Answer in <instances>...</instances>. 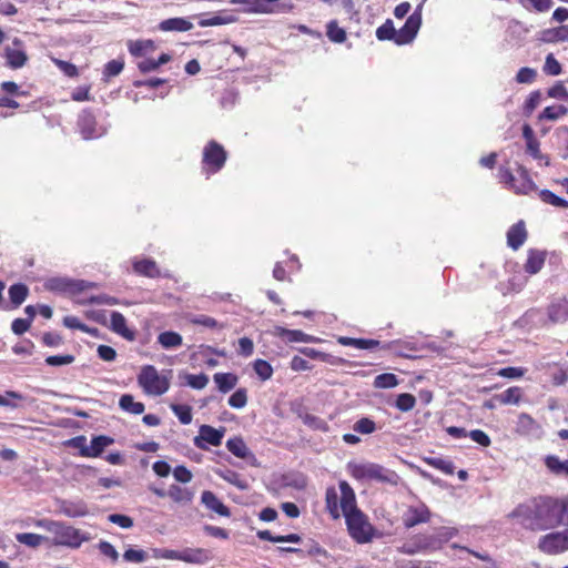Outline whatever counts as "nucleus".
<instances>
[{"label":"nucleus","mask_w":568,"mask_h":568,"mask_svg":"<svg viewBox=\"0 0 568 568\" xmlns=\"http://www.w3.org/2000/svg\"><path fill=\"white\" fill-rule=\"evenodd\" d=\"M564 509L559 500L540 497L518 505L508 517L517 518L525 529L538 531L561 525Z\"/></svg>","instance_id":"1"},{"label":"nucleus","mask_w":568,"mask_h":568,"mask_svg":"<svg viewBox=\"0 0 568 568\" xmlns=\"http://www.w3.org/2000/svg\"><path fill=\"white\" fill-rule=\"evenodd\" d=\"M341 509L345 517L351 537L358 544H367L373 540L375 529L366 515L356 506V497L353 488L345 480L339 483Z\"/></svg>","instance_id":"2"},{"label":"nucleus","mask_w":568,"mask_h":568,"mask_svg":"<svg viewBox=\"0 0 568 568\" xmlns=\"http://www.w3.org/2000/svg\"><path fill=\"white\" fill-rule=\"evenodd\" d=\"M36 526L53 535L51 544L54 546H65L77 549L83 541L90 539V537L82 534L81 530L61 521L40 519L36 523Z\"/></svg>","instance_id":"3"},{"label":"nucleus","mask_w":568,"mask_h":568,"mask_svg":"<svg viewBox=\"0 0 568 568\" xmlns=\"http://www.w3.org/2000/svg\"><path fill=\"white\" fill-rule=\"evenodd\" d=\"M351 474L359 480H376L378 483L397 486L400 477L396 471L375 463H362L351 466Z\"/></svg>","instance_id":"4"},{"label":"nucleus","mask_w":568,"mask_h":568,"mask_svg":"<svg viewBox=\"0 0 568 568\" xmlns=\"http://www.w3.org/2000/svg\"><path fill=\"white\" fill-rule=\"evenodd\" d=\"M499 180L518 195H528L537 190V185L531 180L527 169L520 164L517 165L516 174L509 169L500 168Z\"/></svg>","instance_id":"5"},{"label":"nucleus","mask_w":568,"mask_h":568,"mask_svg":"<svg viewBox=\"0 0 568 568\" xmlns=\"http://www.w3.org/2000/svg\"><path fill=\"white\" fill-rule=\"evenodd\" d=\"M138 382L146 394L153 396L166 393L170 387V379L165 375L160 374L152 365H146L142 368Z\"/></svg>","instance_id":"6"},{"label":"nucleus","mask_w":568,"mask_h":568,"mask_svg":"<svg viewBox=\"0 0 568 568\" xmlns=\"http://www.w3.org/2000/svg\"><path fill=\"white\" fill-rule=\"evenodd\" d=\"M94 284L83 280H69L65 277H52L47 281L45 288L61 293H79L93 287Z\"/></svg>","instance_id":"7"},{"label":"nucleus","mask_w":568,"mask_h":568,"mask_svg":"<svg viewBox=\"0 0 568 568\" xmlns=\"http://www.w3.org/2000/svg\"><path fill=\"white\" fill-rule=\"evenodd\" d=\"M538 548L549 555L566 551L568 549V529L542 536L539 540Z\"/></svg>","instance_id":"8"},{"label":"nucleus","mask_w":568,"mask_h":568,"mask_svg":"<svg viewBox=\"0 0 568 568\" xmlns=\"http://www.w3.org/2000/svg\"><path fill=\"white\" fill-rule=\"evenodd\" d=\"M224 433V427L216 429L210 425H202L199 429V435L194 437L193 443L197 448L206 450L209 448L207 445H221Z\"/></svg>","instance_id":"9"},{"label":"nucleus","mask_w":568,"mask_h":568,"mask_svg":"<svg viewBox=\"0 0 568 568\" xmlns=\"http://www.w3.org/2000/svg\"><path fill=\"white\" fill-rule=\"evenodd\" d=\"M226 161V152L221 144L215 141L209 142L203 151V163L212 172L221 170Z\"/></svg>","instance_id":"10"},{"label":"nucleus","mask_w":568,"mask_h":568,"mask_svg":"<svg viewBox=\"0 0 568 568\" xmlns=\"http://www.w3.org/2000/svg\"><path fill=\"white\" fill-rule=\"evenodd\" d=\"M422 6L419 4L416 11L408 17L403 28L399 29L395 38L397 44L409 43L417 34L422 24Z\"/></svg>","instance_id":"11"},{"label":"nucleus","mask_w":568,"mask_h":568,"mask_svg":"<svg viewBox=\"0 0 568 568\" xmlns=\"http://www.w3.org/2000/svg\"><path fill=\"white\" fill-rule=\"evenodd\" d=\"M430 511L425 504L409 506L403 515V524L406 528H413L419 524L428 523Z\"/></svg>","instance_id":"12"},{"label":"nucleus","mask_w":568,"mask_h":568,"mask_svg":"<svg viewBox=\"0 0 568 568\" xmlns=\"http://www.w3.org/2000/svg\"><path fill=\"white\" fill-rule=\"evenodd\" d=\"M113 443L114 439L112 437L105 435L94 436L91 439L90 445H84L80 448V455L91 458L99 457L103 450Z\"/></svg>","instance_id":"13"},{"label":"nucleus","mask_w":568,"mask_h":568,"mask_svg":"<svg viewBox=\"0 0 568 568\" xmlns=\"http://www.w3.org/2000/svg\"><path fill=\"white\" fill-rule=\"evenodd\" d=\"M212 559V552L209 549L204 548H185L181 551L178 550V560L195 564V565H204Z\"/></svg>","instance_id":"14"},{"label":"nucleus","mask_w":568,"mask_h":568,"mask_svg":"<svg viewBox=\"0 0 568 568\" xmlns=\"http://www.w3.org/2000/svg\"><path fill=\"white\" fill-rule=\"evenodd\" d=\"M59 510L70 518L84 517L89 514L88 506L82 500H62L60 501Z\"/></svg>","instance_id":"15"},{"label":"nucleus","mask_w":568,"mask_h":568,"mask_svg":"<svg viewBox=\"0 0 568 568\" xmlns=\"http://www.w3.org/2000/svg\"><path fill=\"white\" fill-rule=\"evenodd\" d=\"M13 45L16 48L6 49V59L10 68L19 69L26 64L28 57L21 49V41L19 39H14Z\"/></svg>","instance_id":"16"},{"label":"nucleus","mask_w":568,"mask_h":568,"mask_svg":"<svg viewBox=\"0 0 568 568\" xmlns=\"http://www.w3.org/2000/svg\"><path fill=\"white\" fill-rule=\"evenodd\" d=\"M540 432V425L528 414L521 413L516 423V433L521 436H535Z\"/></svg>","instance_id":"17"},{"label":"nucleus","mask_w":568,"mask_h":568,"mask_svg":"<svg viewBox=\"0 0 568 568\" xmlns=\"http://www.w3.org/2000/svg\"><path fill=\"white\" fill-rule=\"evenodd\" d=\"M202 504L211 511L216 513L223 517H230V509L216 497V495L210 490H205L201 495Z\"/></svg>","instance_id":"18"},{"label":"nucleus","mask_w":568,"mask_h":568,"mask_svg":"<svg viewBox=\"0 0 568 568\" xmlns=\"http://www.w3.org/2000/svg\"><path fill=\"white\" fill-rule=\"evenodd\" d=\"M527 239V231L523 221L514 224L507 232V244L513 250H518Z\"/></svg>","instance_id":"19"},{"label":"nucleus","mask_w":568,"mask_h":568,"mask_svg":"<svg viewBox=\"0 0 568 568\" xmlns=\"http://www.w3.org/2000/svg\"><path fill=\"white\" fill-rule=\"evenodd\" d=\"M214 473L240 490H247L250 488L247 480L232 469L217 468L214 470Z\"/></svg>","instance_id":"20"},{"label":"nucleus","mask_w":568,"mask_h":568,"mask_svg":"<svg viewBox=\"0 0 568 568\" xmlns=\"http://www.w3.org/2000/svg\"><path fill=\"white\" fill-rule=\"evenodd\" d=\"M548 316L552 323H562L568 321V300H558L548 308Z\"/></svg>","instance_id":"21"},{"label":"nucleus","mask_w":568,"mask_h":568,"mask_svg":"<svg viewBox=\"0 0 568 568\" xmlns=\"http://www.w3.org/2000/svg\"><path fill=\"white\" fill-rule=\"evenodd\" d=\"M193 28V23L185 18H170L159 24V29L164 32L178 31L185 32Z\"/></svg>","instance_id":"22"},{"label":"nucleus","mask_w":568,"mask_h":568,"mask_svg":"<svg viewBox=\"0 0 568 568\" xmlns=\"http://www.w3.org/2000/svg\"><path fill=\"white\" fill-rule=\"evenodd\" d=\"M546 253L542 251L530 250L528 252V258L524 266L525 271L529 274H537L545 264Z\"/></svg>","instance_id":"23"},{"label":"nucleus","mask_w":568,"mask_h":568,"mask_svg":"<svg viewBox=\"0 0 568 568\" xmlns=\"http://www.w3.org/2000/svg\"><path fill=\"white\" fill-rule=\"evenodd\" d=\"M325 503L326 509L333 519H338L341 517V496L334 487H329L326 489L325 494Z\"/></svg>","instance_id":"24"},{"label":"nucleus","mask_w":568,"mask_h":568,"mask_svg":"<svg viewBox=\"0 0 568 568\" xmlns=\"http://www.w3.org/2000/svg\"><path fill=\"white\" fill-rule=\"evenodd\" d=\"M111 329L129 341L134 338V333L126 327L125 317L119 312L111 313Z\"/></svg>","instance_id":"25"},{"label":"nucleus","mask_w":568,"mask_h":568,"mask_svg":"<svg viewBox=\"0 0 568 568\" xmlns=\"http://www.w3.org/2000/svg\"><path fill=\"white\" fill-rule=\"evenodd\" d=\"M540 40L544 42H568V26L546 29L541 32Z\"/></svg>","instance_id":"26"},{"label":"nucleus","mask_w":568,"mask_h":568,"mask_svg":"<svg viewBox=\"0 0 568 568\" xmlns=\"http://www.w3.org/2000/svg\"><path fill=\"white\" fill-rule=\"evenodd\" d=\"M213 379L219 390L224 394L232 390L239 381L237 376L232 373H215Z\"/></svg>","instance_id":"27"},{"label":"nucleus","mask_w":568,"mask_h":568,"mask_svg":"<svg viewBox=\"0 0 568 568\" xmlns=\"http://www.w3.org/2000/svg\"><path fill=\"white\" fill-rule=\"evenodd\" d=\"M133 268L136 273L148 277H158L161 275L156 263L149 258L134 262Z\"/></svg>","instance_id":"28"},{"label":"nucleus","mask_w":568,"mask_h":568,"mask_svg":"<svg viewBox=\"0 0 568 568\" xmlns=\"http://www.w3.org/2000/svg\"><path fill=\"white\" fill-rule=\"evenodd\" d=\"M79 128L84 139H93L98 136L94 133L95 120L90 112H83L79 118Z\"/></svg>","instance_id":"29"},{"label":"nucleus","mask_w":568,"mask_h":568,"mask_svg":"<svg viewBox=\"0 0 568 568\" xmlns=\"http://www.w3.org/2000/svg\"><path fill=\"white\" fill-rule=\"evenodd\" d=\"M119 406L122 410L133 415H140L145 409L144 404L135 402L134 397L130 394H124L120 397Z\"/></svg>","instance_id":"30"},{"label":"nucleus","mask_w":568,"mask_h":568,"mask_svg":"<svg viewBox=\"0 0 568 568\" xmlns=\"http://www.w3.org/2000/svg\"><path fill=\"white\" fill-rule=\"evenodd\" d=\"M523 396V390L520 387L513 386L506 389L505 392L497 394L495 399L498 400L503 405H517L519 404Z\"/></svg>","instance_id":"31"},{"label":"nucleus","mask_w":568,"mask_h":568,"mask_svg":"<svg viewBox=\"0 0 568 568\" xmlns=\"http://www.w3.org/2000/svg\"><path fill=\"white\" fill-rule=\"evenodd\" d=\"M337 342L343 346H354L358 349H372L379 345V342L376 339H365V338H353L341 336Z\"/></svg>","instance_id":"32"},{"label":"nucleus","mask_w":568,"mask_h":568,"mask_svg":"<svg viewBox=\"0 0 568 568\" xmlns=\"http://www.w3.org/2000/svg\"><path fill=\"white\" fill-rule=\"evenodd\" d=\"M547 468L557 476L568 477V460H560L555 455H549L545 458Z\"/></svg>","instance_id":"33"},{"label":"nucleus","mask_w":568,"mask_h":568,"mask_svg":"<svg viewBox=\"0 0 568 568\" xmlns=\"http://www.w3.org/2000/svg\"><path fill=\"white\" fill-rule=\"evenodd\" d=\"M158 342L165 349L176 348L182 345V336L172 331H166L158 336Z\"/></svg>","instance_id":"34"},{"label":"nucleus","mask_w":568,"mask_h":568,"mask_svg":"<svg viewBox=\"0 0 568 568\" xmlns=\"http://www.w3.org/2000/svg\"><path fill=\"white\" fill-rule=\"evenodd\" d=\"M129 52L134 57H142L148 51L154 50V42L152 40H130L128 42Z\"/></svg>","instance_id":"35"},{"label":"nucleus","mask_w":568,"mask_h":568,"mask_svg":"<svg viewBox=\"0 0 568 568\" xmlns=\"http://www.w3.org/2000/svg\"><path fill=\"white\" fill-rule=\"evenodd\" d=\"M16 540L19 544L26 545L30 548H37L43 542L48 541V538L33 532H20L16 535Z\"/></svg>","instance_id":"36"},{"label":"nucleus","mask_w":568,"mask_h":568,"mask_svg":"<svg viewBox=\"0 0 568 568\" xmlns=\"http://www.w3.org/2000/svg\"><path fill=\"white\" fill-rule=\"evenodd\" d=\"M226 447L239 458H246L250 455V449L241 437L230 438L226 442Z\"/></svg>","instance_id":"37"},{"label":"nucleus","mask_w":568,"mask_h":568,"mask_svg":"<svg viewBox=\"0 0 568 568\" xmlns=\"http://www.w3.org/2000/svg\"><path fill=\"white\" fill-rule=\"evenodd\" d=\"M28 293L29 290L24 284L18 283L11 285L9 288V297L11 303L16 307L20 306L26 301Z\"/></svg>","instance_id":"38"},{"label":"nucleus","mask_w":568,"mask_h":568,"mask_svg":"<svg viewBox=\"0 0 568 568\" xmlns=\"http://www.w3.org/2000/svg\"><path fill=\"white\" fill-rule=\"evenodd\" d=\"M168 496L175 503H189L193 498V494L190 490L178 485H171L169 487Z\"/></svg>","instance_id":"39"},{"label":"nucleus","mask_w":568,"mask_h":568,"mask_svg":"<svg viewBox=\"0 0 568 568\" xmlns=\"http://www.w3.org/2000/svg\"><path fill=\"white\" fill-rule=\"evenodd\" d=\"M171 409L183 425L192 422V408L189 405L172 404Z\"/></svg>","instance_id":"40"},{"label":"nucleus","mask_w":568,"mask_h":568,"mask_svg":"<svg viewBox=\"0 0 568 568\" xmlns=\"http://www.w3.org/2000/svg\"><path fill=\"white\" fill-rule=\"evenodd\" d=\"M328 39L335 43H343L346 40V32L343 28H339L336 21H329L327 23Z\"/></svg>","instance_id":"41"},{"label":"nucleus","mask_w":568,"mask_h":568,"mask_svg":"<svg viewBox=\"0 0 568 568\" xmlns=\"http://www.w3.org/2000/svg\"><path fill=\"white\" fill-rule=\"evenodd\" d=\"M398 385V379L395 374L383 373L375 377L374 386L376 388H393Z\"/></svg>","instance_id":"42"},{"label":"nucleus","mask_w":568,"mask_h":568,"mask_svg":"<svg viewBox=\"0 0 568 568\" xmlns=\"http://www.w3.org/2000/svg\"><path fill=\"white\" fill-rule=\"evenodd\" d=\"M124 68V61L122 59H114L109 61L103 70V79L109 81L110 78L119 75Z\"/></svg>","instance_id":"43"},{"label":"nucleus","mask_w":568,"mask_h":568,"mask_svg":"<svg viewBox=\"0 0 568 568\" xmlns=\"http://www.w3.org/2000/svg\"><path fill=\"white\" fill-rule=\"evenodd\" d=\"M281 336L286 337L288 342L312 343L315 338L298 329H282Z\"/></svg>","instance_id":"44"},{"label":"nucleus","mask_w":568,"mask_h":568,"mask_svg":"<svg viewBox=\"0 0 568 568\" xmlns=\"http://www.w3.org/2000/svg\"><path fill=\"white\" fill-rule=\"evenodd\" d=\"M63 325L71 329H80L82 332H85L90 335H95L98 329L91 328L88 325L83 324L78 317L75 316H65L63 318Z\"/></svg>","instance_id":"45"},{"label":"nucleus","mask_w":568,"mask_h":568,"mask_svg":"<svg viewBox=\"0 0 568 568\" xmlns=\"http://www.w3.org/2000/svg\"><path fill=\"white\" fill-rule=\"evenodd\" d=\"M567 108L564 105H551L544 109L540 114L541 120L555 121L567 113Z\"/></svg>","instance_id":"46"},{"label":"nucleus","mask_w":568,"mask_h":568,"mask_svg":"<svg viewBox=\"0 0 568 568\" xmlns=\"http://www.w3.org/2000/svg\"><path fill=\"white\" fill-rule=\"evenodd\" d=\"M254 372L262 381H267L273 375V368L268 362L264 359H256L253 364Z\"/></svg>","instance_id":"47"},{"label":"nucleus","mask_w":568,"mask_h":568,"mask_svg":"<svg viewBox=\"0 0 568 568\" xmlns=\"http://www.w3.org/2000/svg\"><path fill=\"white\" fill-rule=\"evenodd\" d=\"M416 398L408 393L399 394L396 398V408L400 412H409L415 407Z\"/></svg>","instance_id":"48"},{"label":"nucleus","mask_w":568,"mask_h":568,"mask_svg":"<svg viewBox=\"0 0 568 568\" xmlns=\"http://www.w3.org/2000/svg\"><path fill=\"white\" fill-rule=\"evenodd\" d=\"M539 196L545 203L551 204L556 207H568V201L557 196L549 190H541L539 192Z\"/></svg>","instance_id":"49"},{"label":"nucleus","mask_w":568,"mask_h":568,"mask_svg":"<svg viewBox=\"0 0 568 568\" xmlns=\"http://www.w3.org/2000/svg\"><path fill=\"white\" fill-rule=\"evenodd\" d=\"M190 322L192 324L205 326L209 328H224L223 324H220L215 318L207 315H194L190 318Z\"/></svg>","instance_id":"50"},{"label":"nucleus","mask_w":568,"mask_h":568,"mask_svg":"<svg viewBox=\"0 0 568 568\" xmlns=\"http://www.w3.org/2000/svg\"><path fill=\"white\" fill-rule=\"evenodd\" d=\"M247 404V392L245 388H239L229 398V405L233 408L241 409Z\"/></svg>","instance_id":"51"},{"label":"nucleus","mask_w":568,"mask_h":568,"mask_svg":"<svg viewBox=\"0 0 568 568\" xmlns=\"http://www.w3.org/2000/svg\"><path fill=\"white\" fill-rule=\"evenodd\" d=\"M520 3L528 10L538 12L548 11L552 4L551 0H519Z\"/></svg>","instance_id":"52"},{"label":"nucleus","mask_w":568,"mask_h":568,"mask_svg":"<svg viewBox=\"0 0 568 568\" xmlns=\"http://www.w3.org/2000/svg\"><path fill=\"white\" fill-rule=\"evenodd\" d=\"M185 381L186 385L194 389H203L209 384V377L203 373L199 375L186 374Z\"/></svg>","instance_id":"53"},{"label":"nucleus","mask_w":568,"mask_h":568,"mask_svg":"<svg viewBox=\"0 0 568 568\" xmlns=\"http://www.w3.org/2000/svg\"><path fill=\"white\" fill-rule=\"evenodd\" d=\"M397 32L393 27V23L390 20H387L384 24H382L376 30V37L378 40H392L396 38Z\"/></svg>","instance_id":"54"},{"label":"nucleus","mask_w":568,"mask_h":568,"mask_svg":"<svg viewBox=\"0 0 568 568\" xmlns=\"http://www.w3.org/2000/svg\"><path fill=\"white\" fill-rule=\"evenodd\" d=\"M537 71L532 68L524 67L516 74V81L523 84H530L536 80Z\"/></svg>","instance_id":"55"},{"label":"nucleus","mask_w":568,"mask_h":568,"mask_svg":"<svg viewBox=\"0 0 568 568\" xmlns=\"http://www.w3.org/2000/svg\"><path fill=\"white\" fill-rule=\"evenodd\" d=\"M236 19L233 16H214L200 21L201 27H213L233 23Z\"/></svg>","instance_id":"56"},{"label":"nucleus","mask_w":568,"mask_h":568,"mask_svg":"<svg viewBox=\"0 0 568 568\" xmlns=\"http://www.w3.org/2000/svg\"><path fill=\"white\" fill-rule=\"evenodd\" d=\"M544 72L548 75H558L561 73V65L552 53L546 57Z\"/></svg>","instance_id":"57"},{"label":"nucleus","mask_w":568,"mask_h":568,"mask_svg":"<svg viewBox=\"0 0 568 568\" xmlns=\"http://www.w3.org/2000/svg\"><path fill=\"white\" fill-rule=\"evenodd\" d=\"M353 428L357 433L368 435V434H372L373 432H375L376 426L372 419L364 417V418L358 419L354 424Z\"/></svg>","instance_id":"58"},{"label":"nucleus","mask_w":568,"mask_h":568,"mask_svg":"<svg viewBox=\"0 0 568 568\" xmlns=\"http://www.w3.org/2000/svg\"><path fill=\"white\" fill-rule=\"evenodd\" d=\"M148 555L144 550L142 549H128L124 551L123 554V559L128 562H135V564H140V562H143L145 561Z\"/></svg>","instance_id":"59"},{"label":"nucleus","mask_w":568,"mask_h":568,"mask_svg":"<svg viewBox=\"0 0 568 568\" xmlns=\"http://www.w3.org/2000/svg\"><path fill=\"white\" fill-rule=\"evenodd\" d=\"M24 397L22 394L13 390L6 392L4 395H0V406H7L11 408H18L19 405L10 399L22 400Z\"/></svg>","instance_id":"60"},{"label":"nucleus","mask_w":568,"mask_h":568,"mask_svg":"<svg viewBox=\"0 0 568 568\" xmlns=\"http://www.w3.org/2000/svg\"><path fill=\"white\" fill-rule=\"evenodd\" d=\"M74 356L67 354V355H51L45 358V363L50 366H62V365H69L74 362Z\"/></svg>","instance_id":"61"},{"label":"nucleus","mask_w":568,"mask_h":568,"mask_svg":"<svg viewBox=\"0 0 568 568\" xmlns=\"http://www.w3.org/2000/svg\"><path fill=\"white\" fill-rule=\"evenodd\" d=\"M109 521L120 526L121 528L129 529L133 527V519L126 515L111 514L108 517Z\"/></svg>","instance_id":"62"},{"label":"nucleus","mask_w":568,"mask_h":568,"mask_svg":"<svg viewBox=\"0 0 568 568\" xmlns=\"http://www.w3.org/2000/svg\"><path fill=\"white\" fill-rule=\"evenodd\" d=\"M254 352V343L248 337H242L239 339L237 353L244 357H248Z\"/></svg>","instance_id":"63"},{"label":"nucleus","mask_w":568,"mask_h":568,"mask_svg":"<svg viewBox=\"0 0 568 568\" xmlns=\"http://www.w3.org/2000/svg\"><path fill=\"white\" fill-rule=\"evenodd\" d=\"M468 436L477 444H479L483 447H488L491 443L489 436L480 430V429H473L468 433Z\"/></svg>","instance_id":"64"}]
</instances>
